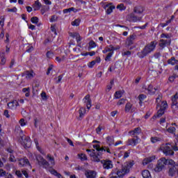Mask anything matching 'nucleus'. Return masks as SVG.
<instances>
[{"label": "nucleus", "instance_id": "obj_1", "mask_svg": "<svg viewBox=\"0 0 178 178\" xmlns=\"http://www.w3.org/2000/svg\"><path fill=\"white\" fill-rule=\"evenodd\" d=\"M93 148L95 149H86V152H88L93 162H99L101 161V156H102V152H106V149L101 147L99 145H94ZM95 150L98 152L97 154L95 153Z\"/></svg>", "mask_w": 178, "mask_h": 178}, {"label": "nucleus", "instance_id": "obj_2", "mask_svg": "<svg viewBox=\"0 0 178 178\" xmlns=\"http://www.w3.org/2000/svg\"><path fill=\"white\" fill-rule=\"evenodd\" d=\"M156 41H152L150 43L147 44L143 49L138 53V56L143 59V58H145L147 55H149L151 52H154L155 51V48H156Z\"/></svg>", "mask_w": 178, "mask_h": 178}, {"label": "nucleus", "instance_id": "obj_3", "mask_svg": "<svg viewBox=\"0 0 178 178\" xmlns=\"http://www.w3.org/2000/svg\"><path fill=\"white\" fill-rule=\"evenodd\" d=\"M161 40H159V47L161 49L166 47H169L172 44V35L169 33H161Z\"/></svg>", "mask_w": 178, "mask_h": 178}, {"label": "nucleus", "instance_id": "obj_4", "mask_svg": "<svg viewBox=\"0 0 178 178\" xmlns=\"http://www.w3.org/2000/svg\"><path fill=\"white\" fill-rule=\"evenodd\" d=\"M169 145H170V144L166 143L160 147L161 151H162L166 156L175 154V152H173V149H172V147H170Z\"/></svg>", "mask_w": 178, "mask_h": 178}, {"label": "nucleus", "instance_id": "obj_5", "mask_svg": "<svg viewBox=\"0 0 178 178\" xmlns=\"http://www.w3.org/2000/svg\"><path fill=\"white\" fill-rule=\"evenodd\" d=\"M166 159L161 158L158 161L157 165H156L154 170L156 172H161L163 169L166 166Z\"/></svg>", "mask_w": 178, "mask_h": 178}, {"label": "nucleus", "instance_id": "obj_6", "mask_svg": "<svg viewBox=\"0 0 178 178\" xmlns=\"http://www.w3.org/2000/svg\"><path fill=\"white\" fill-rule=\"evenodd\" d=\"M166 109H168V102L166 101H163L160 106V108L157 112V118H161V116L165 113Z\"/></svg>", "mask_w": 178, "mask_h": 178}, {"label": "nucleus", "instance_id": "obj_7", "mask_svg": "<svg viewBox=\"0 0 178 178\" xmlns=\"http://www.w3.org/2000/svg\"><path fill=\"white\" fill-rule=\"evenodd\" d=\"M143 17L136 16L134 13H130L127 16V20L131 22L132 23H136V22H140Z\"/></svg>", "mask_w": 178, "mask_h": 178}, {"label": "nucleus", "instance_id": "obj_8", "mask_svg": "<svg viewBox=\"0 0 178 178\" xmlns=\"http://www.w3.org/2000/svg\"><path fill=\"white\" fill-rule=\"evenodd\" d=\"M36 160L38 161L39 165H42L44 169H47V168L49 166V163L47 161V160H45L41 155L36 156Z\"/></svg>", "mask_w": 178, "mask_h": 178}, {"label": "nucleus", "instance_id": "obj_9", "mask_svg": "<svg viewBox=\"0 0 178 178\" xmlns=\"http://www.w3.org/2000/svg\"><path fill=\"white\" fill-rule=\"evenodd\" d=\"M113 170H114V174L117 175L118 177H123V176L129 173V170L124 169L123 166L120 170H118V168H116V169H113Z\"/></svg>", "mask_w": 178, "mask_h": 178}, {"label": "nucleus", "instance_id": "obj_10", "mask_svg": "<svg viewBox=\"0 0 178 178\" xmlns=\"http://www.w3.org/2000/svg\"><path fill=\"white\" fill-rule=\"evenodd\" d=\"M101 163L103 165L104 169H112L113 168V163L111 160H102Z\"/></svg>", "mask_w": 178, "mask_h": 178}, {"label": "nucleus", "instance_id": "obj_11", "mask_svg": "<svg viewBox=\"0 0 178 178\" xmlns=\"http://www.w3.org/2000/svg\"><path fill=\"white\" fill-rule=\"evenodd\" d=\"M143 90L145 91H147V93H149L150 95H154L156 91V88H154V86L152 84H149L148 87L143 86Z\"/></svg>", "mask_w": 178, "mask_h": 178}, {"label": "nucleus", "instance_id": "obj_12", "mask_svg": "<svg viewBox=\"0 0 178 178\" xmlns=\"http://www.w3.org/2000/svg\"><path fill=\"white\" fill-rule=\"evenodd\" d=\"M137 38V35L136 34L130 35L129 38H127V41L125 42L127 47H130V45H133L134 44V40Z\"/></svg>", "mask_w": 178, "mask_h": 178}, {"label": "nucleus", "instance_id": "obj_13", "mask_svg": "<svg viewBox=\"0 0 178 178\" xmlns=\"http://www.w3.org/2000/svg\"><path fill=\"white\" fill-rule=\"evenodd\" d=\"M85 176L87 178H95L97 177V172L91 170H86L85 171Z\"/></svg>", "mask_w": 178, "mask_h": 178}, {"label": "nucleus", "instance_id": "obj_14", "mask_svg": "<svg viewBox=\"0 0 178 178\" xmlns=\"http://www.w3.org/2000/svg\"><path fill=\"white\" fill-rule=\"evenodd\" d=\"M140 143V138L136 136V138H131L128 140V145H132L133 147L137 145Z\"/></svg>", "mask_w": 178, "mask_h": 178}, {"label": "nucleus", "instance_id": "obj_15", "mask_svg": "<svg viewBox=\"0 0 178 178\" xmlns=\"http://www.w3.org/2000/svg\"><path fill=\"white\" fill-rule=\"evenodd\" d=\"M19 165L20 168H23V166H26V165H29V166H31L30 161H29V159L27 158L20 159L19 160Z\"/></svg>", "mask_w": 178, "mask_h": 178}, {"label": "nucleus", "instance_id": "obj_16", "mask_svg": "<svg viewBox=\"0 0 178 178\" xmlns=\"http://www.w3.org/2000/svg\"><path fill=\"white\" fill-rule=\"evenodd\" d=\"M104 9L106 11L108 15H110V13H112L113 11V9H115V6H112V3H108L104 6Z\"/></svg>", "mask_w": 178, "mask_h": 178}, {"label": "nucleus", "instance_id": "obj_17", "mask_svg": "<svg viewBox=\"0 0 178 178\" xmlns=\"http://www.w3.org/2000/svg\"><path fill=\"white\" fill-rule=\"evenodd\" d=\"M144 12V7L141 6H136L134 8V13L136 15H141Z\"/></svg>", "mask_w": 178, "mask_h": 178}, {"label": "nucleus", "instance_id": "obj_18", "mask_svg": "<svg viewBox=\"0 0 178 178\" xmlns=\"http://www.w3.org/2000/svg\"><path fill=\"white\" fill-rule=\"evenodd\" d=\"M7 105L9 109H16V108L19 106V102H17L16 100H14L8 103Z\"/></svg>", "mask_w": 178, "mask_h": 178}, {"label": "nucleus", "instance_id": "obj_19", "mask_svg": "<svg viewBox=\"0 0 178 178\" xmlns=\"http://www.w3.org/2000/svg\"><path fill=\"white\" fill-rule=\"evenodd\" d=\"M168 173V176L173 177V176H175V175L177 173V168H176V166L170 167Z\"/></svg>", "mask_w": 178, "mask_h": 178}, {"label": "nucleus", "instance_id": "obj_20", "mask_svg": "<svg viewBox=\"0 0 178 178\" xmlns=\"http://www.w3.org/2000/svg\"><path fill=\"white\" fill-rule=\"evenodd\" d=\"M134 165V163L133 162H127L124 163V165L122 166L124 170H128V173L130 172V169L133 168V165Z\"/></svg>", "mask_w": 178, "mask_h": 178}, {"label": "nucleus", "instance_id": "obj_21", "mask_svg": "<svg viewBox=\"0 0 178 178\" xmlns=\"http://www.w3.org/2000/svg\"><path fill=\"white\" fill-rule=\"evenodd\" d=\"M116 49L113 45H109L105 47V49L102 51L103 54H106L108 52H113Z\"/></svg>", "mask_w": 178, "mask_h": 178}, {"label": "nucleus", "instance_id": "obj_22", "mask_svg": "<svg viewBox=\"0 0 178 178\" xmlns=\"http://www.w3.org/2000/svg\"><path fill=\"white\" fill-rule=\"evenodd\" d=\"M125 112H134V108H133V104L131 103H127L125 105V108H124Z\"/></svg>", "mask_w": 178, "mask_h": 178}, {"label": "nucleus", "instance_id": "obj_23", "mask_svg": "<svg viewBox=\"0 0 178 178\" xmlns=\"http://www.w3.org/2000/svg\"><path fill=\"white\" fill-rule=\"evenodd\" d=\"M154 159H155V156L146 158L143 160V165H148V163H149L150 162H152V161H154Z\"/></svg>", "mask_w": 178, "mask_h": 178}, {"label": "nucleus", "instance_id": "obj_24", "mask_svg": "<svg viewBox=\"0 0 178 178\" xmlns=\"http://www.w3.org/2000/svg\"><path fill=\"white\" fill-rule=\"evenodd\" d=\"M141 133V128L137 127L135 128L134 130L129 131V134H131V136H138Z\"/></svg>", "mask_w": 178, "mask_h": 178}, {"label": "nucleus", "instance_id": "obj_25", "mask_svg": "<svg viewBox=\"0 0 178 178\" xmlns=\"http://www.w3.org/2000/svg\"><path fill=\"white\" fill-rule=\"evenodd\" d=\"M142 176L143 178H152V177H151V173H149L148 170H143L142 172Z\"/></svg>", "mask_w": 178, "mask_h": 178}, {"label": "nucleus", "instance_id": "obj_26", "mask_svg": "<svg viewBox=\"0 0 178 178\" xmlns=\"http://www.w3.org/2000/svg\"><path fill=\"white\" fill-rule=\"evenodd\" d=\"M33 10H40L41 8V3L40 1H35L34 4L33 5Z\"/></svg>", "mask_w": 178, "mask_h": 178}, {"label": "nucleus", "instance_id": "obj_27", "mask_svg": "<svg viewBox=\"0 0 178 178\" xmlns=\"http://www.w3.org/2000/svg\"><path fill=\"white\" fill-rule=\"evenodd\" d=\"M168 63L169 65H172V66H173L175 65H177L178 64V60H176V58H175V57H172V58H171L170 59H169L168 60Z\"/></svg>", "mask_w": 178, "mask_h": 178}, {"label": "nucleus", "instance_id": "obj_28", "mask_svg": "<svg viewBox=\"0 0 178 178\" xmlns=\"http://www.w3.org/2000/svg\"><path fill=\"white\" fill-rule=\"evenodd\" d=\"M0 57H1V63L0 65H5V63H6V58H5V52H1L0 54Z\"/></svg>", "mask_w": 178, "mask_h": 178}, {"label": "nucleus", "instance_id": "obj_29", "mask_svg": "<svg viewBox=\"0 0 178 178\" xmlns=\"http://www.w3.org/2000/svg\"><path fill=\"white\" fill-rule=\"evenodd\" d=\"M47 158L52 166H55V159L51 156V154H47Z\"/></svg>", "mask_w": 178, "mask_h": 178}, {"label": "nucleus", "instance_id": "obj_30", "mask_svg": "<svg viewBox=\"0 0 178 178\" xmlns=\"http://www.w3.org/2000/svg\"><path fill=\"white\" fill-rule=\"evenodd\" d=\"M114 141L115 140L113 139V136H108L106 138V143L108 144V145H112Z\"/></svg>", "mask_w": 178, "mask_h": 178}, {"label": "nucleus", "instance_id": "obj_31", "mask_svg": "<svg viewBox=\"0 0 178 178\" xmlns=\"http://www.w3.org/2000/svg\"><path fill=\"white\" fill-rule=\"evenodd\" d=\"M166 165H170L171 167L172 166H176V162L172 159H166Z\"/></svg>", "mask_w": 178, "mask_h": 178}, {"label": "nucleus", "instance_id": "obj_32", "mask_svg": "<svg viewBox=\"0 0 178 178\" xmlns=\"http://www.w3.org/2000/svg\"><path fill=\"white\" fill-rule=\"evenodd\" d=\"M26 77L29 80H31V79H33V77H34V72L33 71H31V72H29V71L26 72Z\"/></svg>", "mask_w": 178, "mask_h": 178}, {"label": "nucleus", "instance_id": "obj_33", "mask_svg": "<svg viewBox=\"0 0 178 178\" xmlns=\"http://www.w3.org/2000/svg\"><path fill=\"white\" fill-rule=\"evenodd\" d=\"M24 143L25 145V147H26V148L30 147V146L31 145V142L30 141V138H27L24 140Z\"/></svg>", "mask_w": 178, "mask_h": 178}, {"label": "nucleus", "instance_id": "obj_34", "mask_svg": "<svg viewBox=\"0 0 178 178\" xmlns=\"http://www.w3.org/2000/svg\"><path fill=\"white\" fill-rule=\"evenodd\" d=\"M73 38H76L77 42H80L81 41V37L80 36V34L79 33H74L72 35Z\"/></svg>", "mask_w": 178, "mask_h": 178}, {"label": "nucleus", "instance_id": "obj_35", "mask_svg": "<svg viewBox=\"0 0 178 178\" xmlns=\"http://www.w3.org/2000/svg\"><path fill=\"white\" fill-rule=\"evenodd\" d=\"M123 95V92L122 91H117L115 92V97L117 99H119V98H122V96Z\"/></svg>", "mask_w": 178, "mask_h": 178}, {"label": "nucleus", "instance_id": "obj_36", "mask_svg": "<svg viewBox=\"0 0 178 178\" xmlns=\"http://www.w3.org/2000/svg\"><path fill=\"white\" fill-rule=\"evenodd\" d=\"M86 114V108L84 107H81L79 110V116L80 118H83Z\"/></svg>", "mask_w": 178, "mask_h": 178}, {"label": "nucleus", "instance_id": "obj_37", "mask_svg": "<svg viewBox=\"0 0 178 178\" xmlns=\"http://www.w3.org/2000/svg\"><path fill=\"white\" fill-rule=\"evenodd\" d=\"M161 138H158V137H152L151 138V142L154 143H158L159 141H161Z\"/></svg>", "mask_w": 178, "mask_h": 178}, {"label": "nucleus", "instance_id": "obj_38", "mask_svg": "<svg viewBox=\"0 0 178 178\" xmlns=\"http://www.w3.org/2000/svg\"><path fill=\"white\" fill-rule=\"evenodd\" d=\"M172 109L174 111H178V103L177 102H172Z\"/></svg>", "mask_w": 178, "mask_h": 178}, {"label": "nucleus", "instance_id": "obj_39", "mask_svg": "<svg viewBox=\"0 0 178 178\" xmlns=\"http://www.w3.org/2000/svg\"><path fill=\"white\" fill-rule=\"evenodd\" d=\"M5 26V17H1L0 18V29H2Z\"/></svg>", "mask_w": 178, "mask_h": 178}, {"label": "nucleus", "instance_id": "obj_40", "mask_svg": "<svg viewBox=\"0 0 178 178\" xmlns=\"http://www.w3.org/2000/svg\"><path fill=\"white\" fill-rule=\"evenodd\" d=\"M78 156L81 159V161H87V155L84 154H78Z\"/></svg>", "mask_w": 178, "mask_h": 178}, {"label": "nucleus", "instance_id": "obj_41", "mask_svg": "<svg viewBox=\"0 0 178 178\" xmlns=\"http://www.w3.org/2000/svg\"><path fill=\"white\" fill-rule=\"evenodd\" d=\"M117 9H119V10H126V7L124 6V4L120 3L117 6Z\"/></svg>", "mask_w": 178, "mask_h": 178}, {"label": "nucleus", "instance_id": "obj_42", "mask_svg": "<svg viewBox=\"0 0 178 178\" xmlns=\"http://www.w3.org/2000/svg\"><path fill=\"white\" fill-rule=\"evenodd\" d=\"M80 19H76L74 22H72V26H79L80 25Z\"/></svg>", "mask_w": 178, "mask_h": 178}, {"label": "nucleus", "instance_id": "obj_43", "mask_svg": "<svg viewBox=\"0 0 178 178\" xmlns=\"http://www.w3.org/2000/svg\"><path fill=\"white\" fill-rule=\"evenodd\" d=\"M19 123L22 127H23L26 126V124H27V122H26V120L24 118L21 119L19 121Z\"/></svg>", "mask_w": 178, "mask_h": 178}, {"label": "nucleus", "instance_id": "obj_44", "mask_svg": "<svg viewBox=\"0 0 178 178\" xmlns=\"http://www.w3.org/2000/svg\"><path fill=\"white\" fill-rule=\"evenodd\" d=\"M113 55V51L108 53L106 57L105 58V60L106 61L111 60V58H112Z\"/></svg>", "mask_w": 178, "mask_h": 178}, {"label": "nucleus", "instance_id": "obj_45", "mask_svg": "<svg viewBox=\"0 0 178 178\" xmlns=\"http://www.w3.org/2000/svg\"><path fill=\"white\" fill-rule=\"evenodd\" d=\"M146 98H147V95L144 94L140 95L138 96V99L140 102H143V101H144V99H145Z\"/></svg>", "mask_w": 178, "mask_h": 178}, {"label": "nucleus", "instance_id": "obj_46", "mask_svg": "<svg viewBox=\"0 0 178 178\" xmlns=\"http://www.w3.org/2000/svg\"><path fill=\"white\" fill-rule=\"evenodd\" d=\"M31 22L33 23V24H37L38 23V17H33L31 19Z\"/></svg>", "mask_w": 178, "mask_h": 178}, {"label": "nucleus", "instance_id": "obj_47", "mask_svg": "<svg viewBox=\"0 0 178 178\" xmlns=\"http://www.w3.org/2000/svg\"><path fill=\"white\" fill-rule=\"evenodd\" d=\"M34 126L35 127H38V123H40V118L34 117Z\"/></svg>", "mask_w": 178, "mask_h": 178}, {"label": "nucleus", "instance_id": "obj_48", "mask_svg": "<svg viewBox=\"0 0 178 178\" xmlns=\"http://www.w3.org/2000/svg\"><path fill=\"white\" fill-rule=\"evenodd\" d=\"M47 58H49V59H51V58H54V53L51 51H47L46 54Z\"/></svg>", "mask_w": 178, "mask_h": 178}, {"label": "nucleus", "instance_id": "obj_49", "mask_svg": "<svg viewBox=\"0 0 178 178\" xmlns=\"http://www.w3.org/2000/svg\"><path fill=\"white\" fill-rule=\"evenodd\" d=\"M168 133H175V131H176V128L175 127H170L168 129Z\"/></svg>", "mask_w": 178, "mask_h": 178}, {"label": "nucleus", "instance_id": "obj_50", "mask_svg": "<svg viewBox=\"0 0 178 178\" xmlns=\"http://www.w3.org/2000/svg\"><path fill=\"white\" fill-rule=\"evenodd\" d=\"M50 22H51V23H54V22H58V16H56V15L51 16V17L50 19Z\"/></svg>", "mask_w": 178, "mask_h": 178}, {"label": "nucleus", "instance_id": "obj_51", "mask_svg": "<svg viewBox=\"0 0 178 178\" xmlns=\"http://www.w3.org/2000/svg\"><path fill=\"white\" fill-rule=\"evenodd\" d=\"M72 10H74V8H70L63 10V13H70Z\"/></svg>", "mask_w": 178, "mask_h": 178}, {"label": "nucleus", "instance_id": "obj_52", "mask_svg": "<svg viewBox=\"0 0 178 178\" xmlns=\"http://www.w3.org/2000/svg\"><path fill=\"white\" fill-rule=\"evenodd\" d=\"M89 47L90 48H95V47H97V44H95V42H94V40H92L89 42Z\"/></svg>", "mask_w": 178, "mask_h": 178}, {"label": "nucleus", "instance_id": "obj_53", "mask_svg": "<svg viewBox=\"0 0 178 178\" xmlns=\"http://www.w3.org/2000/svg\"><path fill=\"white\" fill-rule=\"evenodd\" d=\"M9 161L10 162H16V158L15 157V156L13 154H10Z\"/></svg>", "mask_w": 178, "mask_h": 178}, {"label": "nucleus", "instance_id": "obj_54", "mask_svg": "<svg viewBox=\"0 0 178 178\" xmlns=\"http://www.w3.org/2000/svg\"><path fill=\"white\" fill-rule=\"evenodd\" d=\"M122 56H130V55H131V51H124L123 53H122Z\"/></svg>", "mask_w": 178, "mask_h": 178}, {"label": "nucleus", "instance_id": "obj_55", "mask_svg": "<svg viewBox=\"0 0 178 178\" xmlns=\"http://www.w3.org/2000/svg\"><path fill=\"white\" fill-rule=\"evenodd\" d=\"M178 99V93L177 92L172 97V102H177Z\"/></svg>", "mask_w": 178, "mask_h": 178}, {"label": "nucleus", "instance_id": "obj_56", "mask_svg": "<svg viewBox=\"0 0 178 178\" xmlns=\"http://www.w3.org/2000/svg\"><path fill=\"white\" fill-rule=\"evenodd\" d=\"M49 172H50V173H51V175H54V176H56V175L58 174V171L52 168L49 169Z\"/></svg>", "mask_w": 178, "mask_h": 178}, {"label": "nucleus", "instance_id": "obj_57", "mask_svg": "<svg viewBox=\"0 0 178 178\" xmlns=\"http://www.w3.org/2000/svg\"><path fill=\"white\" fill-rule=\"evenodd\" d=\"M3 176H6V171L3 169L0 170V177H3Z\"/></svg>", "mask_w": 178, "mask_h": 178}, {"label": "nucleus", "instance_id": "obj_58", "mask_svg": "<svg viewBox=\"0 0 178 178\" xmlns=\"http://www.w3.org/2000/svg\"><path fill=\"white\" fill-rule=\"evenodd\" d=\"M177 77V75L174 74L171 76L169 77V81L172 82L175 81V79H176Z\"/></svg>", "mask_w": 178, "mask_h": 178}, {"label": "nucleus", "instance_id": "obj_59", "mask_svg": "<svg viewBox=\"0 0 178 178\" xmlns=\"http://www.w3.org/2000/svg\"><path fill=\"white\" fill-rule=\"evenodd\" d=\"M124 102H126V99H121L119 100L117 105H118V106L123 105V104H124Z\"/></svg>", "mask_w": 178, "mask_h": 178}, {"label": "nucleus", "instance_id": "obj_60", "mask_svg": "<svg viewBox=\"0 0 178 178\" xmlns=\"http://www.w3.org/2000/svg\"><path fill=\"white\" fill-rule=\"evenodd\" d=\"M49 10V7H46L44 8L41 9V13L42 15H44L45 12H48Z\"/></svg>", "mask_w": 178, "mask_h": 178}, {"label": "nucleus", "instance_id": "obj_61", "mask_svg": "<svg viewBox=\"0 0 178 178\" xmlns=\"http://www.w3.org/2000/svg\"><path fill=\"white\" fill-rule=\"evenodd\" d=\"M40 95L42 99H47V93H45V92H42Z\"/></svg>", "mask_w": 178, "mask_h": 178}, {"label": "nucleus", "instance_id": "obj_62", "mask_svg": "<svg viewBox=\"0 0 178 178\" xmlns=\"http://www.w3.org/2000/svg\"><path fill=\"white\" fill-rule=\"evenodd\" d=\"M84 99H85V101H84L85 103L91 101V99H90V95H87L85 97Z\"/></svg>", "mask_w": 178, "mask_h": 178}, {"label": "nucleus", "instance_id": "obj_63", "mask_svg": "<svg viewBox=\"0 0 178 178\" xmlns=\"http://www.w3.org/2000/svg\"><path fill=\"white\" fill-rule=\"evenodd\" d=\"M85 104H86L87 109H90L91 108V100L85 102Z\"/></svg>", "mask_w": 178, "mask_h": 178}, {"label": "nucleus", "instance_id": "obj_64", "mask_svg": "<svg viewBox=\"0 0 178 178\" xmlns=\"http://www.w3.org/2000/svg\"><path fill=\"white\" fill-rule=\"evenodd\" d=\"M96 63V61L95 60H92V62H90L89 64H88V67H92Z\"/></svg>", "mask_w": 178, "mask_h": 178}]
</instances>
